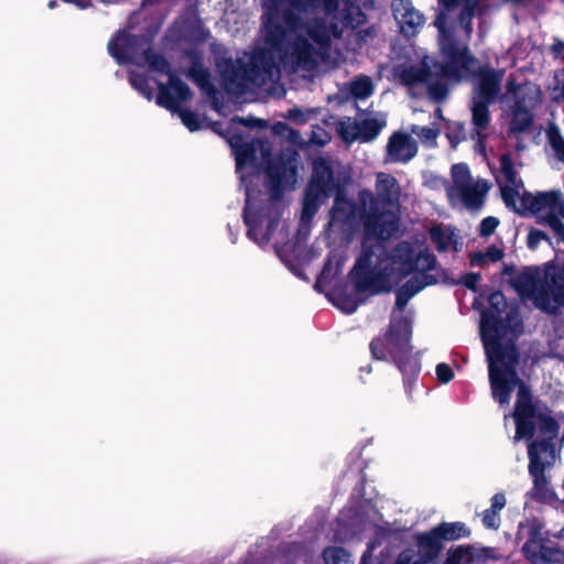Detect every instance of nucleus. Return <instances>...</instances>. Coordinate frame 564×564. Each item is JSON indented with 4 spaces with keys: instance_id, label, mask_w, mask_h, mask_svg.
Returning <instances> with one entry per match:
<instances>
[{
    "instance_id": "21",
    "label": "nucleus",
    "mask_w": 564,
    "mask_h": 564,
    "mask_svg": "<svg viewBox=\"0 0 564 564\" xmlns=\"http://www.w3.org/2000/svg\"><path fill=\"white\" fill-rule=\"evenodd\" d=\"M423 536L431 538L437 546V554L442 549L443 541H454L469 535V530L463 522H443L434 527L431 531L422 533Z\"/></svg>"
},
{
    "instance_id": "12",
    "label": "nucleus",
    "mask_w": 564,
    "mask_h": 564,
    "mask_svg": "<svg viewBox=\"0 0 564 564\" xmlns=\"http://www.w3.org/2000/svg\"><path fill=\"white\" fill-rule=\"evenodd\" d=\"M523 206L510 207L517 213L529 210L538 216L541 224L547 225L558 240L564 242V198L556 192L530 194L524 191L520 195Z\"/></svg>"
},
{
    "instance_id": "2",
    "label": "nucleus",
    "mask_w": 564,
    "mask_h": 564,
    "mask_svg": "<svg viewBox=\"0 0 564 564\" xmlns=\"http://www.w3.org/2000/svg\"><path fill=\"white\" fill-rule=\"evenodd\" d=\"M226 138L236 160V172L245 188L246 204L242 213L247 237L261 249L272 241L280 260L300 279L307 281L306 271L312 269L314 250L306 249L313 218L317 213V159H312V175L305 191L295 241L282 242L289 230L281 220L284 189L296 184L299 153L286 148L272 158L270 144L259 139L247 140L228 129Z\"/></svg>"
},
{
    "instance_id": "55",
    "label": "nucleus",
    "mask_w": 564,
    "mask_h": 564,
    "mask_svg": "<svg viewBox=\"0 0 564 564\" xmlns=\"http://www.w3.org/2000/svg\"><path fill=\"white\" fill-rule=\"evenodd\" d=\"M56 6H57V0H51V1H48V3H47V7H48L50 9H54Z\"/></svg>"
},
{
    "instance_id": "39",
    "label": "nucleus",
    "mask_w": 564,
    "mask_h": 564,
    "mask_svg": "<svg viewBox=\"0 0 564 564\" xmlns=\"http://www.w3.org/2000/svg\"><path fill=\"white\" fill-rule=\"evenodd\" d=\"M499 225V219L492 216L484 218L479 225L478 232L481 237L491 236Z\"/></svg>"
},
{
    "instance_id": "27",
    "label": "nucleus",
    "mask_w": 564,
    "mask_h": 564,
    "mask_svg": "<svg viewBox=\"0 0 564 564\" xmlns=\"http://www.w3.org/2000/svg\"><path fill=\"white\" fill-rule=\"evenodd\" d=\"M546 469H539L538 464H529V474L533 479L532 495L536 499H544L550 496L549 480L545 476Z\"/></svg>"
},
{
    "instance_id": "47",
    "label": "nucleus",
    "mask_w": 564,
    "mask_h": 564,
    "mask_svg": "<svg viewBox=\"0 0 564 564\" xmlns=\"http://www.w3.org/2000/svg\"><path fill=\"white\" fill-rule=\"evenodd\" d=\"M427 184L433 187V188H445L447 186H451V184L447 183V181L443 177H437V176H431L427 181Z\"/></svg>"
},
{
    "instance_id": "59",
    "label": "nucleus",
    "mask_w": 564,
    "mask_h": 564,
    "mask_svg": "<svg viewBox=\"0 0 564 564\" xmlns=\"http://www.w3.org/2000/svg\"><path fill=\"white\" fill-rule=\"evenodd\" d=\"M560 536L564 539V528L560 531Z\"/></svg>"
},
{
    "instance_id": "40",
    "label": "nucleus",
    "mask_w": 564,
    "mask_h": 564,
    "mask_svg": "<svg viewBox=\"0 0 564 564\" xmlns=\"http://www.w3.org/2000/svg\"><path fill=\"white\" fill-rule=\"evenodd\" d=\"M378 34V29L376 25H371L365 29H360L356 32L355 37L356 42L361 44H367L371 42Z\"/></svg>"
},
{
    "instance_id": "17",
    "label": "nucleus",
    "mask_w": 564,
    "mask_h": 564,
    "mask_svg": "<svg viewBox=\"0 0 564 564\" xmlns=\"http://www.w3.org/2000/svg\"><path fill=\"white\" fill-rule=\"evenodd\" d=\"M386 152L387 162L406 163L416 155L417 145L411 135L403 132H395L389 138Z\"/></svg>"
},
{
    "instance_id": "15",
    "label": "nucleus",
    "mask_w": 564,
    "mask_h": 564,
    "mask_svg": "<svg viewBox=\"0 0 564 564\" xmlns=\"http://www.w3.org/2000/svg\"><path fill=\"white\" fill-rule=\"evenodd\" d=\"M393 17L400 31L408 37L417 34L424 24V17L409 0H393L391 3Z\"/></svg>"
},
{
    "instance_id": "5",
    "label": "nucleus",
    "mask_w": 564,
    "mask_h": 564,
    "mask_svg": "<svg viewBox=\"0 0 564 564\" xmlns=\"http://www.w3.org/2000/svg\"><path fill=\"white\" fill-rule=\"evenodd\" d=\"M108 52L118 64H133L149 67L153 72L169 76V83L158 84L156 104L171 112H175L182 104L192 98V91L186 83L173 72L171 64L161 53L150 47V40L144 35H133L122 30L108 43Z\"/></svg>"
},
{
    "instance_id": "50",
    "label": "nucleus",
    "mask_w": 564,
    "mask_h": 564,
    "mask_svg": "<svg viewBox=\"0 0 564 564\" xmlns=\"http://www.w3.org/2000/svg\"><path fill=\"white\" fill-rule=\"evenodd\" d=\"M65 2H69V3H73L75 6H77L78 8L80 9H86L90 6L91 1L90 0H64Z\"/></svg>"
},
{
    "instance_id": "20",
    "label": "nucleus",
    "mask_w": 564,
    "mask_h": 564,
    "mask_svg": "<svg viewBox=\"0 0 564 564\" xmlns=\"http://www.w3.org/2000/svg\"><path fill=\"white\" fill-rule=\"evenodd\" d=\"M186 76L197 85L200 91L207 96L215 109L219 106V93L212 82L210 73L200 63L194 62L188 68Z\"/></svg>"
},
{
    "instance_id": "4",
    "label": "nucleus",
    "mask_w": 564,
    "mask_h": 564,
    "mask_svg": "<svg viewBox=\"0 0 564 564\" xmlns=\"http://www.w3.org/2000/svg\"><path fill=\"white\" fill-rule=\"evenodd\" d=\"M445 12H442L435 25L440 31V46L446 65L436 63L432 57L424 56L417 63H400L393 66L392 76L410 90L424 89L431 99L442 101L448 94L447 79L459 80L475 72L476 59L468 54L464 44L454 41L445 32Z\"/></svg>"
},
{
    "instance_id": "13",
    "label": "nucleus",
    "mask_w": 564,
    "mask_h": 564,
    "mask_svg": "<svg viewBox=\"0 0 564 564\" xmlns=\"http://www.w3.org/2000/svg\"><path fill=\"white\" fill-rule=\"evenodd\" d=\"M518 387L516 409L513 417L516 420L514 441L530 438L534 434L535 425L539 424L541 430L550 438L557 434L556 422L547 416L536 414L531 403V395L524 383L518 378V382L512 384V390Z\"/></svg>"
},
{
    "instance_id": "53",
    "label": "nucleus",
    "mask_w": 564,
    "mask_h": 564,
    "mask_svg": "<svg viewBox=\"0 0 564 564\" xmlns=\"http://www.w3.org/2000/svg\"><path fill=\"white\" fill-rule=\"evenodd\" d=\"M161 0H143V7L160 2Z\"/></svg>"
},
{
    "instance_id": "28",
    "label": "nucleus",
    "mask_w": 564,
    "mask_h": 564,
    "mask_svg": "<svg viewBox=\"0 0 564 564\" xmlns=\"http://www.w3.org/2000/svg\"><path fill=\"white\" fill-rule=\"evenodd\" d=\"M532 123V113L528 109L519 107L511 108L510 130L512 132H524Z\"/></svg>"
},
{
    "instance_id": "48",
    "label": "nucleus",
    "mask_w": 564,
    "mask_h": 564,
    "mask_svg": "<svg viewBox=\"0 0 564 564\" xmlns=\"http://www.w3.org/2000/svg\"><path fill=\"white\" fill-rule=\"evenodd\" d=\"M291 132H292V133H290V134L288 135L286 140H288L289 142L293 143V144L302 145V144L304 143V141H303V139H302V137H301L300 132H299V131H296V130H294V129H291Z\"/></svg>"
},
{
    "instance_id": "22",
    "label": "nucleus",
    "mask_w": 564,
    "mask_h": 564,
    "mask_svg": "<svg viewBox=\"0 0 564 564\" xmlns=\"http://www.w3.org/2000/svg\"><path fill=\"white\" fill-rule=\"evenodd\" d=\"M530 463L535 462L539 469H547L553 466L556 455L554 445L549 441L531 442L528 448Z\"/></svg>"
},
{
    "instance_id": "29",
    "label": "nucleus",
    "mask_w": 564,
    "mask_h": 564,
    "mask_svg": "<svg viewBox=\"0 0 564 564\" xmlns=\"http://www.w3.org/2000/svg\"><path fill=\"white\" fill-rule=\"evenodd\" d=\"M336 131L346 143L360 141L359 123L350 118L338 121Z\"/></svg>"
},
{
    "instance_id": "36",
    "label": "nucleus",
    "mask_w": 564,
    "mask_h": 564,
    "mask_svg": "<svg viewBox=\"0 0 564 564\" xmlns=\"http://www.w3.org/2000/svg\"><path fill=\"white\" fill-rule=\"evenodd\" d=\"M476 6L477 0H467L459 15V24L464 29L467 37H469L471 33V19Z\"/></svg>"
},
{
    "instance_id": "38",
    "label": "nucleus",
    "mask_w": 564,
    "mask_h": 564,
    "mask_svg": "<svg viewBox=\"0 0 564 564\" xmlns=\"http://www.w3.org/2000/svg\"><path fill=\"white\" fill-rule=\"evenodd\" d=\"M471 558L473 555L468 547L458 546L448 551L444 564H469Z\"/></svg>"
},
{
    "instance_id": "41",
    "label": "nucleus",
    "mask_w": 564,
    "mask_h": 564,
    "mask_svg": "<svg viewBox=\"0 0 564 564\" xmlns=\"http://www.w3.org/2000/svg\"><path fill=\"white\" fill-rule=\"evenodd\" d=\"M313 110L305 112L299 108H292L288 111L285 118L297 123H305L310 119Z\"/></svg>"
},
{
    "instance_id": "57",
    "label": "nucleus",
    "mask_w": 564,
    "mask_h": 564,
    "mask_svg": "<svg viewBox=\"0 0 564 564\" xmlns=\"http://www.w3.org/2000/svg\"><path fill=\"white\" fill-rule=\"evenodd\" d=\"M312 288L314 291H317V274H315V279H314V282L312 284Z\"/></svg>"
},
{
    "instance_id": "19",
    "label": "nucleus",
    "mask_w": 564,
    "mask_h": 564,
    "mask_svg": "<svg viewBox=\"0 0 564 564\" xmlns=\"http://www.w3.org/2000/svg\"><path fill=\"white\" fill-rule=\"evenodd\" d=\"M319 195L338 191L345 178L343 166L337 161L319 158Z\"/></svg>"
},
{
    "instance_id": "16",
    "label": "nucleus",
    "mask_w": 564,
    "mask_h": 564,
    "mask_svg": "<svg viewBox=\"0 0 564 564\" xmlns=\"http://www.w3.org/2000/svg\"><path fill=\"white\" fill-rule=\"evenodd\" d=\"M436 556V544L419 533L414 536V544L399 554L395 564H427Z\"/></svg>"
},
{
    "instance_id": "31",
    "label": "nucleus",
    "mask_w": 564,
    "mask_h": 564,
    "mask_svg": "<svg viewBox=\"0 0 564 564\" xmlns=\"http://www.w3.org/2000/svg\"><path fill=\"white\" fill-rule=\"evenodd\" d=\"M410 131L412 134L416 135L424 145L430 148L436 144V139L440 134V128L434 126L421 127L412 124Z\"/></svg>"
},
{
    "instance_id": "43",
    "label": "nucleus",
    "mask_w": 564,
    "mask_h": 564,
    "mask_svg": "<svg viewBox=\"0 0 564 564\" xmlns=\"http://www.w3.org/2000/svg\"><path fill=\"white\" fill-rule=\"evenodd\" d=\"M543 240H549L546 234L539 229H531L528 235V247L531 249H535L539 243Z\"/></svg>"
},
{
    "instance_id": "10",
    "label": "nucleus",
    "mask_w": 564,
    "mask_h": 564,
    "mask_svg": "<svg viewBox=\"0 0 564 564\" xmlns=\"http://www.w3.org/2000/svg\"><path fill=\"white\" fill-rule=\"evenodd\" d=\"M501 79L502 72L481 68L474 83L470 105L473 123L471 138L477 141L479 147L484 144L487 137V129L491 120L488 106L497 100Z\"/></svg>"
},
{
    "instance_id": "3",
    "label": "nucleus",
    "mask_w": 564,
    "mask_h": 564,
    "mask_svg": "<svg viewBox=\"0 0 564 564\" xmlns=\"http://www.w3.org/2000/svg\"><path fill=\"white\" fill-rule=\"evenodd\" d=\"M262 45L236 59L216 62L224 89L234 96L261 89L281 98L282 72L311 70L316 64L317 0H262Z\"/></svg>"
},
{
    "instance_id": "52",
    "label": "nucleus",
    "mask_w": 564,
    "mask_h": 564,
    "mask_svg": "<svg viewBox=\"0 0 564 564\" xmlns=\"http://www.w3.org/2000/svg\"><path fill=\"white\" fill-rule=\"evenodd\" d=\"M293 549H294V552H295L296 554H299V555L303 553V546H302L301 544H297V543H296V544H294V545H293Z\"/></svg>"
},
{
    "instance_id": "18",
    "label": "nucleus",
    "mask_w": 564,
    "mask_h": 564,
    "mask_svg": "<svg viewBox=\"0 0 564 564\" xmlns=\"http://www.w3.org/2000/svg\"><path fill=\"white\" fill-rule=\"evenodd\" d=\"M511 95L513 99L512 107H519L532 111L542 99V93L538 85L533 83H524L516 86L510 78L507 85V96Z\"/></svg>"
},
{
    "instance_id": "58",
    "label": "nucleus",
    "mask_w": 564,
    "mask_h": 564,
    "mask_svg": "<svg viewBox=\"0 0 564 564\" xmlns=\"http://www.w3.org/2000/svg\"><path fill=\"white\" fill-rule=\"evenodd\" d=\"M529 547H530V545H529L528 543H527V544H524V546H523V551H524V552H525V554L530 557V554H529Z\"/></svg>"
},
{
    "instance_id": "11",
    "label": "nucleus",
    "mask_w": 564,
    "mask_h": 564,
    "mask_svg": "<svg viewBox=\"0 0 564 564\" xmlns=\"http://www.w3.org/2000/svg\"><path fill=\"white\" fill-rule=\"evenodd\" d=\"M451 177V186L446 187L449 203L469 210L481 208L490 189L489 182L480 177L474 178L469 167L464 163L452 166Z\"/></svg>"
},
{
    "instance_id": "51",
    "label": "nucleus",
    "mask_w": 564,
    "mask_h": 564,
    "mask_svg": "<svg viewBox=\"0 0 564 564\" xmlns=\"http://www.w3.org/2000/svg\"><path fill=\"white\" fill-rule=\"evenodd\" d=\"M228 230H229V234H230L231 242H232V243H236V242H237V239H238V235H237V234H235V232H232V230H231V226H230V225H228Z\"/></svg>"
},
{
    "instance_id": "45",
    "label": "nucleus",
    "mask_w": 564,
    "mask_h": 564,
    "mask_svg": "<svg viewBox=\"0 0 564 564\" xmlns=\"http://www.w3.org/2000/svg\"><path fill=\"white\" fill-rule=\"evenodd\" d=\"M291 127H289L285 122H275L273 126H272V132L275 134V135H279V137H282L284 139L288 138V135L291 132Z\"/></svg>"
},
{
    "instance_id": "25",
    "label": "nucleus",
    "mask_w": 564,
    "mask_h": 564,
    "mask_svg": "<svg viewBox=\"0 0 564 564\" xmlns=\"http://www.w3.org/2000/svg\"><path fill=\"white\" fill-rule=\"evenodd\" d=\"M359 123L360 142L375 140L387 124V117L379 112L375 117L367 118Z\"/></svg>"
},
{
    "instance_id": "42",
    "label": "nucleus",
    "mask_w": 564,
    "mask_h": 564,
    "mask_svg": "<svg viewBox=\"0 0 564 564\" xmlns=\"http://www.w3.org/2000/svg\"><path fill=\"white\" fill-rule=\"evenodd\" d=\"M232 123H239L241 126H245V127H250V128H264L267 126V122L262 119H257V118H253V117H248V118H243V117H234L232 118Z\"/></svg>"
},
{
    "instance_id": "32",
    "label": "nucleus",
    "mask_w": 564,
    "mask_h": 564,
    "mask_svg": "<svg viewBox=\"0 0 564 564\" xmlns=\"http://www.w3.org/2000/svg\"><path fill=\"white\" fill-rule=\"evenodd\" d=\"M503 258V250L497 246H490L485 252H475L471 254V263L475 265H485L489 262H498Z\"/></svg>"
},
{
    "instance_id": "54",
    "label": "nucleus",
    "mask_w": 564,
    "mask_h": 564,
    "mask_svg": "<svg viewBox=\"0 0 564 564\" xmlns=\"http://www.w3.org/2000/svg\"><path fill=\"white\" fill-rule=\"evenodd\" d=\"M316 138H317V134L316 132L314 131V129L312 130V135L310 138V142L311 143H315L316 142Z\"/></svg>"
},
{
    "instance_id": "35",
    "label": "nucleus",
    "mask_w": 564,
    "mask_h": 564,
    "mask_svg": "<svg viewBox=\"0 0 564 564\" xmlns=\"http://www.w3.org/2000/svg\"><path fill=\"white\" fill-rule=\"evenodd\" d=\"M330 300L335 306H337L346 314L354 313L359 306V301L355 296H349L341 293L334 294Z\"/></svg>"
},
{
    "instance_id": "7",
    "label": "nucleus",
    "mask_w": 564,
    "mask_h": 564,
    "mask_svg": "<svg viewBox=\"0 0 564 564\" xmlns=\"http://www.w3.org/2000/svg\"><path fill=\"white\" fill-rule=\"evenodd\" d=\"M369 0H319L325 10V19L319 22V69H332L344 61L341 51L332 43L330 36L339 39L345 28L356 30L367 22L359 4ZM370 4L372 2L370 1Z\"/></svg>"
},
{
    "instance_id": "44",
    "label": "nucleus",
    "mask_w": 564,
    "mask_h": 564,
    "mask_svg": "<svg viewBox=\"0 0 564 564\" xmlns=\"http://www.w3.org/2000/svg\"><path fill=\"white\" fill-rule=\"evenodd\" d=\"M436 376L441 382L447 383L453 379L454 373L448 365L438 364L436 367Z\"/></svg>"
},
{
    "instance_id": "26",
    "label": "nucleus",
    "mask_w": 564,
    "mask_h": 564,
    "mask_svg": "<svg viewBox=\"0 0 564 564\" xmlns=\"http://www.w3.org/2000/svg\"><path fill=\"white\" fill-rule=\"evenodd\" d=\"M350 97L355 100H366L375 91V83L370 76L358 75L347 85Z\"/></svg>"
},
{
    "instance_id": "6",
    "label": "nucleus",
    "mask_w": 564,
    "mask_h": 564,
    "mask_svg": "<svg viewBox=\"0 0 564 564\" xmlns=\"http://www.w3.org/2000/svg\"><path fill=\"white\" fill-rule=\"evenodd\" d=\"M491 308L485 311L480 321V335L488 359L489 381L492 398L500 405H508L512 384L518 382L514 366L518 354L514 345L501 346L499 338L505 335L499 317L500 308L506 305L505 296L497 292L489 297Z\"/></svg>"
},
{
    "instance_id": "14",
    "label": "nucleus",
    "mask_w": 564,
    "mask_h": 564,
    "mask_svg": "<svg viewBox=\"0 0 564 564\" xmlns=\"http://www.w3.org/2000/svg\"><path fill=\"white\" fill-rule=\"evenodd\" d=\"M501 197L507 207L523 206L520 195L525 191L522 180L519 177V167L514 164L510 154L500 158V172L497 176Z\"/></svg>"
},
{
    "instance_id": "9",
    "label": "nucleus",
    "mask_w": 564,
    "mask_h": 564,
    "mask_svg": "<svg viewBox=\"0 0 564 564\" xmlns=\"http://www.w3.org/2000/svg\"><path fill=\"white\" fill-rule=\"evenodd\" d=\"M411 335L410 319L398 317L394 313L386 336L376 338L370 344L371 352L377 359L391 358L394 361L404 377V386L408 391L421 370L419 358L412 354Z\"/></svg>"
},
{
    "instance_id": "49",
    "label": "nucleus",
    "mask_w": 564,
    "mask_h": 564,
    "mask_svg": "<svg viewBox=\"0 0 564 564\" xmlns=\"http://www.w3.org/2000/svg\"><path fill=\"white\" fill-rule=\"evenodd\" d=\"M440 3L443 6V8L446 11H449L451 9L455 7H459L463 3V0H440Z\"/></svg>"
},
{
    "instance_id": "23",
    "label": "nucleus",
    "mask_w": 564,
    "mask_h": 564,
    "mask_svg": "<svg viewBox=\"0 0 564 564\" xmlns=\"http://www.w3.org/2000/svg\"><path fill=\"white\" fill-rule=\"evenodd\" d=\"M490 507L482 512L481 522L487 529L497 530L500 527V511L506 507L505 494L498 492L492 496Z\"/></svg>"
},
{
    "instance_id": "46",
    "label": "nucleus",
    "mask_w": 564,
    "mask_h": 564,
    "mask_svg": "<svg viewBox=\"0 0 564 564\" xmlns=\"http://www.w3.org/2000/svg\"><path fill=\"white\" fill-rule=\"evenodd\" d=\"M479 281L480 275L478 273H469L463 278V283L471 290L476 289Z\"/></svg>"
},
{
    "instance_id": "24",
    "label": "nucleus",
    "mask_w": 564,
    "mask_h": 564,
    "mask_svg": "<svg viewBox=\"0 0 564 564\" xmlns=\"http://www.w3.org/2000/svg\"><path fill=\"white\" fill-rule=\"evenodd\" d=\"M430 236L438 251L457 250V236L452 228L433 226L430 230Z\"/></svg>"
},
{
    "instance_id": "33",
    "label": "nucleus",
    "mask_w": 564,
    "mask_h": 564,
    "mask_svg": "<svg viewBox=\"0 0 564 564\" xmlns=\"http://www.w3.org/2000/svg\"><path fill=\"white\" fill-rule=\"evenodd\" d=\"M323 560L326 564H352L350 554L340 546L326 547L323 551Z\"/></svg>"
},
{
    "instance_id": "56",
    "label": "nucleus",
    "mask_w": 564,
    "mask_h": 564,
    "mask_svg": "<svg viewBox=\"0 0 564 564\" xmlns=\"http://www.w3.org/2000/svg\"><path fill=\"white\" fill-rule=\"evenodd\" d=\"M435 117H436V118H438V119H442V118H443L441 108H437V109L435 110Z\"/></svg>"
},
{
    "instance_id": "34",
    "label": "nucleus",
    "mask_w": 564,
    "mask_h": 564,
    "mask_svg": "<svg viewBox=\"0 0 564 564\" xmlns=\"http://www.w3.org/2000/svg\"><path fill=\"white\" fill-rule=\"evenodd\" d=\"M547 140L556 158L564 162V138L556 126H551L546 132Z\"/></svg>"
},
{
    "instance_id": "37",
    "label": "nucleus",
    "mask_w": 564,
    "mask_h": 564,
    "mask_svg": "<svg viewBox=\"0 0 564 564\" xmlns=\"http://www.w3.org/2000/svg\"><path fill=\"white\" fill-rule=\"evenodd\" d=\"M177 113L183 124L192 132L197 131L202 128V120L199 116L188 109H182L181 107L174 112Z\"/></svg>"
},
{
    "instance_id": "8",
    "label": "nucleus",
    "mask_w": 564,
    "mask_h": 564,
    "mask_svg": "<svg viewBox=\"0 0 564 564\" xmlns=\"http://www.w3.org/2000/svg\"><path fill=\"white\" fill-rule=\"evenodd\" d=\"M523 300H531L543 312L554 314L564 306V263L547 264L544 270L527 269L514 280Z\"/></svg>"
},
{
    "instance_id": "1",
    "label": "nucleus",
    "mask_w": 564,
    "mask_h": 564,
    "mask_svg": "<svg viewBox=\"0 0 564 564\" xmlns=\"http://www.w3.org/2000/svg\"><path fill=\"white\" fill-rule=\"evenodd\" d=\"M402 189L388 173L376 174L375 193L364 189L358 205L338 191L330 213L329 226L365 227L362 252L351 271L358 291L378 293L390 291L403 279H410L397 291L395 308L404 310L408 302L425 286L438 280L435 256L416 243L402 241L387 251L383 241L399 228Z\"/></svg>"
},
{
    "instance_id": "30",
    "label": "nucleus",
    "mask_w": 564,
    "mask_h": 564,
    "mask_svg": "<svg viewBox=\"0 0 564 564\" xmlns=\"http://www.w3.org/2000/svg\"><path fill=\"white\" fill-rule=\"evenodd\" d=\"M129 82L131 86L144 98L148 100L153 98V89L150 86V78L147 74L131 70Z\"/></svg>"
}]
</instances>
